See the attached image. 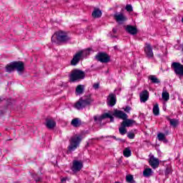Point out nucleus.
Here are the masks:
<instances>
[{
    "label": "nucleus",
    "instance_id": "nucleus-1",
    "mask_svg": "<svg viewBox=\"0 0 183 183\" xmlns=\"http://www.w3.org/2000/svg\"><path fill=\"white\" fill-rule=\"evenodd\" d=\"M82 141L81 136L76 134L73 136L70 139V143L68 147L69 152H72L79 147V144Z\"/></svg>",
    "mask_w": 183,
    "mask_h": 183
},
{
    "label": "nucleus",
    "instance_id": "nucleus-2",
    "mask_svg": "<svg viewBox=\"0 0 183 183\" xmlns=\"http://www.w3.org/2000/svg\"><path fill=\"white\" fill-rule=\"evenodd\" d=\"M92 102H94V99H92L90 96L81 97L76 103L75 108H76V109H82L83 108H85L86 105L92 104Z\"/></svg>",
    "mask_w": 183,
    "mask_h": 183
},
{
    "label": "nucleus",
    "instance_id": "nucleus-3",
    "mask_svg": "<svg viewBox=\"0 0 183 183\" xmlns=\"http://www.w3.org/2000/svg\"><path fill=\"white\" fill-rule=\"evenodd\" d=\"M54 38H56L58 42H68V41L71 40V37L68 36V34L62 31H56L51 37V41H54Z\"/></svg>",
    "mask_w": 183,
    "mask_h": 183
},
{
    "label": "nucleus",
    "instance_id": "nucleus-4",
    "mask_svg": "<svg viewBox=\"0 0 183 183\" xmlns=\"http://www.w3.org/2000/svg\"><path fill=\"white\" fill-rule=\"evenodd\" d=\"M85 78V73L81 70H73L70 74V81L75 82V81H79V79H84Z\"/></svg>",
    "mask_w": 183,
    "mask_h": 183
},
{
    "label": "nucleus",
    "instance_id": "nucleus-5",
    "mask_svg": "<svg viewBox=\"0 0 183 183\" xmlns=\"http://www.w3.org/2000/svg\"><path fill=\"white\" fill-rule=\"evenodd\" d=\"M95 58L97 61L102 62L103 64H107V62H109V59H111L109 56H108V54L105 53H99L97 55H96Z\"/></svg>",
    "mask_w": 183,
    "mask_h": 183
},
{
    "label": "nucleus",
    "instance_id": "nucleus-6",
    "mask_svg": "<svg viewBox=\"0 0 183 183\" xmlns=\"http://www.w3.org/2000/svg\"><path fill=\"white\" fill-rule=\"evenodd\" d=\"M172 68L174 69L176 75H182L183 76V65L178 62H174L172 64Z\"/></svg>",
    "mask_w": 183,
    "mask_h": 183
},
{
    "label": "nucleus",
    "instance_id": "nucleus-7",
    "mask_svg": "<svg viewBox=\"0 0 183 183\" xmlns=\"http://www.w3.org/2000/svg\"><path fill=\"white\" fill-rule=\"evenodd\" d=\"M106 118H110V122H114V117H112V116H111V114H109L108 113H105L100 117L95 116L94 121L96 122H101L104 121V119H106Z\"/></svg>",
    "mask_w": 183,
    "mask_h": 183
},
{
    "label": "nucleus",
    "instance_id": "nucleus-8",
    "mask_svg": "<svg viewBox=\"0 0 183 183\" xmlns=\"http://www.w3.org/2000/svg\"><path fill=\"white\" fill-rule=\"evenodd\" d=\"M82 167H84V164L81 161L79 160H74L73 161V167L72 171L74 172H78L80 169H82Z\"/></svg>",
    "mask_w": 183,
    "mask_h": 183
},
{
    "label": "nucleus",
    "instance_id": "nucleus-9",
    "mask_svg": "<svg viewBox=\"0 0 183 183\" xmlns=\"http://www.w3.org/2000/svg\"><path fill=\"white\" fill-rule=\"evenodd\" d=\"M14 69L19 72V74H22L25 71V65L22 61H14Z\"/></svg>",
    "mask_w": 183,
    "mask_h": 183
},
{
    "label": "nucleus",
    "instance_id": "nucleus-10",
    "mask_svg": "<svg viewBox=\"0 0 183 183\" xmlns=\"http://www.w3.org/2000/svg\"><path fill=\"white\" fill-rule=\"evenodd\" d=\"M144 52L147 58H153L154 51H152V46L151 44L146 43L144 46Z\"/></svg>",
    "mask_w": 183,
    "mask_h": 183
},
{
    "label": "nucleus",
    "instance_id": "nucleus-11",
    "mask_svg": "<svg viewBox=\"0 0 183 183\" xmlns=\"http://www.w3.org/2000/svg\"><path fill=\"white\" fill-rule=\"evenodd\" d=\"M149 164L152 168L155 169V168H158V167H159V159H158L157 157H154V156H151L149 159Z\"/></svg>",
    "mask_w": 183,
    "mask_h": 183
},
{
    "label": "nucleus",
    "instance_id": "nucleus-12",
    "mask_svg": "<svg viewBox=\"0 0 183 183\" xmlns=\"http://www.w3.org/2000/svg\"><path fill=\"white\" fill-rule=\"evenodd\" d=\"M82 59V56L79 51L75 54L73 59L71 61V65L75 66L76 65L79 61Z\"/></svg>",
    "mask_w": 183,
    "mask_h": 183
},
{
    "label": "nucleus",
    "instance_id": "nucleus-13",
    "mask_svg": "<svg viewBox=\"0 0 183 183\" xmlns=\"http://www.w3.org/2000/svg\"><path fill=\"white\" fill-rule=\"evenodd\" d=\"M114 19L118 24H124L128 19L123 14H117L114 15Z\"/></svg>",
    "mask_w": 183,
    "mask_h": 183
},
{
    "label": "nucleus",
    "instance_id": "nucleus-14",
    "mask_svg": "<svg viewBox=\"0 0 183 183\" xmlns=\"http://www.w3.org/2000/svg\"><path fill=\"white\" fill-rule=\"evenodd\" d=\"M113 115L123 120H125L128 118V115L125 114L124 112L120 110H115Z\"/></svg>",
    "mask_w": 183,
    "mask_h": 183
},
{
    "label": "nucleus",
    "instance_id": "nucleus-15",
    "mask_svg": "<svg viewBox=\"0 0 183 183\" xmlns=\"http://www.w3.org/2000/svg\"><path fill=\"white\" fill-rule=\"evenodd\" d=\"M117 104V96L115 94H111L109 95L107 99V104L109 107H114Z\"/></svg>",
    "mask_w": 183,
    "mask_h": 183
},
{
    "label": "nucleus",
    "instance_id": "nucleus-16",
    "mask_svg": "<svg viewBox=\"0 0 183 183\" xmlns=\"http://www.w3.org/2000/svg\"><path fill=\"white\" fill-rule=\"evenodd\" d=\"M127 32L130 34V35H137L138 32V29L137 27L132 26V25H127L125 28Z\"/></svg>",
    "mask_w": 183,
    "mask_h": 183
},
{
    "label": "nucleus",
    "instance_id": "nucleus-17",
    "mask_svg": "<svg viewBox=\"0 0 183 183\" xmlns=\"http://www.w3.org/2000/svg\"><path fill=\"white\" fill-rule=\"evenodd\" d=\"M148 98H149V94L148 91L144 90L140 94V101L141 102H147L148 101Z\"/></svg>",
    "mask_w": 183,
    "mask_h": 183
},
{
    "label": "nucleus",
    "instance_id": "nucleus-18",
    "mask_svg": "<svg viewBox=\"0 0 183 183\" xmlns=\"http://www.w3.org/2000/svg\"><path fill=\"white\" fill-rule=\"evenodd\" d=\"M135 124V121L129 119H126L122 122V125L125 127H132Z\"/></svg>",
    "mask_w": 183,
    "mask_h": 183
},
{
    "label": "nucleus",
    "instance_id": "nucleus-19",
    "mask_svg": "<svg viewBox=\"0 0 183 183\" xmlns=\"http://www.w3.org/2000/svg\"><path fill=\"white\" fill-rule=\"evenodd\" d=\"M46 127L49 129H54L56 127V122L54 119H47Z\"/></svg>",
    "mask_w": 183,
    "mask_h": 183
},
{
    "label": "nucleus",
    "instance_id": "nucleus-20",
    "mask_svg": "<svg viewBox=\"0 0 183 183\" xmlns=\"http://www.w3.org/2000/svg\"><path fill=\"white\" fill-rule=\"evenodd\" d=\"M85 90V86L82 84H79L76 87V95H81L84 94V91Z\"/></svg>",
    "mask_w": 183,
    "mask_h": 183
},
{
    "label": "nucleus",
    "instance_id": "nucleus-21",
    "mask_svg": "<svg viewBox=\"0 0 183 183\" xmlns=\"http://www.w3.org/2000/svg\"><path fill=\"white\" fill-rule=\"evenodd\" d=\"M92 16L93 18H101L102 16V11L99 9H95L92 14Z\"/></svg>",
    "mask_w": 183,
    "mask_h": 183
},
{
    "label": "nucleus",
    "instance_id": "nucleus-22",
    "mask_svg": "<svg viewBox=\"0 0 183 183\" xmlns=\"http://www.w3.org/2000/svg\"><path fill=\"white\" fill-rule=\"evenodd\" d=\"M162 98L164 102H168V101H169V93H168L165 89H163Z\"/></svg>",
    "mask_w": 183,
    "mask_h": 183
},
{
    "label": "nucleus",
    "instance_id": "nucleus-23",
    "mask_svg": "<svg viewBox=\"0 0 183 183\" xmlns=\"http://www.w3.org/2000/svg\"><path fill=\"white\" fill-rule=\"evenodd\" d=\"M144 177H146L148 178V177H151L152 175V169L151 168H147L143 172Z\"/></svg>",
    "mask_w": 183,
    "mask_h": 183
},
{
    "label": "nucleus",
    "instance_id": "nucleus-24",
    "mask_svg": "<svg viewBox=\"0 0 183 183\" xmlns=\"http://www.w3.org/2000/svg\"><path fill=\"white\" fill-rule=\"evenodd\" d=\"M14 69H15V66L14 65V62L7 64L6 66V72H12V71H14Z\"/></svg>",
    "mask_w": 183,
    "mask_h": 183
},
{
    "label": "nucleus",
    "instance_id": "nucleus-25",
    "mask_svg": "<svg viewBox=\"0 0 183 183\" xmlns=\"http://www.w3.org/2000/svg\"><path fill=\"white\" fill-rule=\"evenodd\" d=\"M91 51H92L91 49H86L85 50L79 51V52L81 55L82 58H84V56H86L87 55H89Z\"/></svg>",
    "mask_w": 183,
    "mask_h": 183
},
{
    "label": "nucleus",
    "instance_id": "nucleus-26",
    "mask_svg": "<svg viewBox=\"0 0 183 183\" xmlns=\"http://www.w3.org/2000/svg\"><path fill=\"white\" fill-rule=\"evenodd\" d=\"M123 155L126 158H129V157L131 156V149H129V147L125 148L123 151Z\"/></svg>",
    "mask_w": 183,
    "mask_h": 183
},
{
    "label": "nucleus",
    "instance_id": "nucleus-27",
    "mask_svg": "<svg viewBox=\"0 0 183 183\" xmlns=\"http://www.w3.org/2000/svg\"><path fill=\"white\" fill-rule=\"evenodd\" d=\"M149 79H150L153 84H159V79H158V78L154 75L149 76Z\"/></svg>",
    "mask_w": 183,
    "mask_h": 183
},
{
    "label": "nucleus",
    "instance_id": "nucleus-28",
    "mask_svg": "<svg viewBox=\"0 0 183 183\" xmlns=\"http://www.w3.org/2000/svg\"><path fill=\"white\" fill-rule=\"evenodd\" d=\"M153 114L154 115L158 116L159 115V107H158V104H156L153 107Z\"/></svg>",
    "mask_w": 183,
    "mask_h": 183
},
{
    "label": "nucleus",
    "instance_id": "nucleus-29",
    "mask_svg": "<svg viewBox=\"0 0 183 183\" xmlns=\"http://www.w3.org/2000/svg\"><path fill=\"white\" fill-rule=\"evenodd\" d=\"M71 125H73V127H79V125H81V122H79V119H74L71 121Z\"/></svg>",
    "mask_w": 183,
    "mask_h": 183
},
{
    "label": "nucleus",
    "instance_id": "nucleus-30",
    "mask_svg": "<svg viewBox=\"0 0 183 183\" xmlns=\"http://www.w3.org/2000/svg\"><path fill=\"white\" fill-rule=\"evenodd\" d=\"M119 131L121 135H125L127 134V129L125 128V126L122 125V127H119Z\"/></svg>",
    "mask_w": 183,
    "mask_h": 183
},
{
    "label": "nucleus",
    "instance_id": "nucleus-31",
    "mask_svg": "<svg viewBox=\"0 0 183 183\" xmlns=\"http://www.w3.org/2000/svg\"><path fill=\"white\" fill-rule=\"evenodd\" d=\"M170 122V125H172V127H177V125H178V120L177 119H170L169 120Z\"/></svg>",
    "mask_w": 183,
    "mask_h": 183
},
{
    "label": "nucleus",
    "instance_id": "nucleus-32",
    "mask_svg": "<svg viewBox=\"0 0 183 183\" xmlns=\"http://www.w3.org/2000/svg\"><path fill=\"white\" fill-rule=\"evenodd\" d=\"M157 138H158L159 141H164L165 140V134H164L162 133H159L157 135Z\"/></svg>",
    "mask_w": 183,
    "mask_h": 183
},
{
    "label": "nucleus",
    "instance_id": "nucleus-33",
    "mask_svg": "<svg viewBox=\"0 0 183 183\" xmlns=\"http://www.w3.org/2000/svg\"><path fill=\"white\" fill-rule=\"evenodd\" d=\"M126 180L127 182H132L134 181V177L132 175H128L126 177Z\"/></svg>",
    "mask_w": 183,
    "mask_h": 183
},
{
    "label": "nucleus",
    "instance_id": "nucleus-34",
    "mask_svg": "<svg viewBox=\"0 0 183 183\" xmlns=\"http://www.w3.org/2000/svg\"><path fill=\"white\" fill-rule=\"evenodd\" d=\"M126 11L128 12H132V6L128 4L126 6Z\"/></svg>",
    "mask_w": 183,
    "mask_h": 183
},
{
    "label": "nucleus",
    "instance_id": "nucleus-35",
    "mask_svg": "<svg viewBox=\"0 0 183 183\" xmlns=\"http://www.w3.org/2000/svg\"><path fill=\"white\" fill-rule=\"evenodd\" d=\"M127 137L128 138H129V139H134V138L135 137V134L134 133H129Z\"/></svg>",
    "mask_w": 183,
    "mask_h": 183
},
{
    "label": "nucleus",
    "instance_id": "nucleus-36",
    "mask_svg": "<svg viewBox=\"0 0 183 183\" xmlns=\"http://www.w3.org/2000/svg\"><path fill=\"white\" fill-rule=\"evenodd\" d=\"M93 88H94V89H98V88H99V84L96 83L93 85Z\"/></svg>",
    "mask_w": 183,
    "mask_h": 183
},
{
    "label": "nucleus",
    "instance_id": "nucleus-37",
    "mask_svg": "<svg viewBox=\"0 0 183 183\" xmlns=\"http://www.w3.org/2000/svg\"><path fill=\"white\" fill-rule=\"evenodd\" d=\"M124 111H125V112H129V111H131V107H126L124 109Z\"/></svg>",
    "mask_w": 183,
    "mask_h": 183
},
{
    "label": "nucleus",
    "instance_id": "nucleus-38",
    "mask_svg": "<svg viewBox=\"0 0 183 183\" xmlns=\"http://www.w3.org/2000/svg\"><path fill=\"white\" fill-rule=\"evenodd\" d=\"M66 179H68V178L64 177L61 179V182H65L66 181Z\"/></svg>",
    "mask_w": 183,
    "mask_h": 183
},
{
    "label": "nucleus",
    "instance_id": "nucleus-39",
    "mask_svg": "<svg viewBox=\"0 0 183 183\" xmlns=\"http://www.w3.org/2000/svg\"><path fill=\"white\" fill-rule=\"evenodd\" d=\"M114 32H117V31H115V29H113Z\"/></svg>",
    "mask_w": 183,
    "mask_h": 183
},
{
    "label": "nucleus",
    "instance_id": "nucleus-40",
    "mask_svg": "<svg viewBox=\"0 0 183 183\" xmlns=\"http://www.w3.org/2000/svg\"><path fill=\"white\" fill-rule=\"evenodd\" d=\"M166 173H167V174H168V173H169V172H168V169L167 170Z\"/></svg>",
    "mask_w": 183,
    "mask_h": 183
},
{
    "label": "nucleus",
    "instance_id": "nucleus-41",
    "mask_svg": "<svg viewBox=\"0 0 183 183\" xmlns=\"http://www.w3.org/2000/svg\"><path fill=\"white\" fill-rule=\"evenodd\" d=\"M182 22L183 23V17H182Z\"/></svg>",
    "mask_w": 183,
    "mask_h": 183
}]
</instances>
